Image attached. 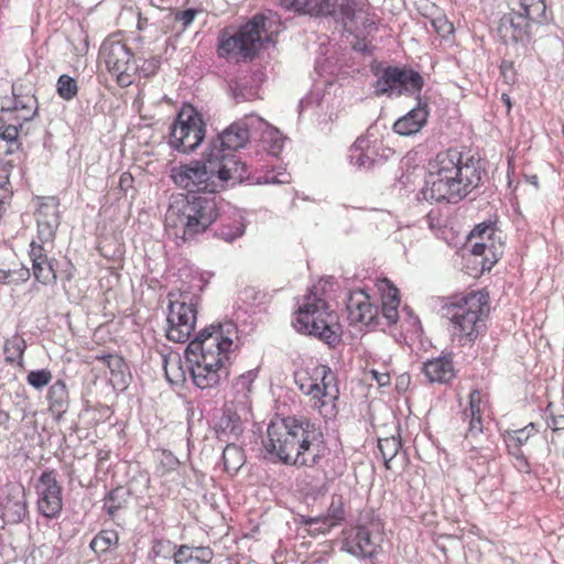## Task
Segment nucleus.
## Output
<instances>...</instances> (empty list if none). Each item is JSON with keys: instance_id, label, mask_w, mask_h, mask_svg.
<instances>
[{"instance_id": "052dcab7", "label": "nucleus", "mask_w": 564, "mask_h": 564, "mask_svg": "<svg viewBox=\"0 0 564 564\" xmlns=\"http://www.w3.org/2000/svg\"><path fill=\"white\" fill-rule=\"evenodd\" d=\"M488 241L489 240H480V239H479V241L477 239L474 242L470 241L471 253L475 256H485L486 260H488L487 253L491 252V248H492V245L489 246Z\"/></svg>"}, {"instance_id": "79ce46f5", "label": "nucleus", "mask_w": 564, "mask_h": 564, "mask_svg": "<svg viewBox=\"0 0 564 564\" xmlns=\"http://www.w3.org/2000/svg\"><path fill=\"white\" fill-rule=\"evenodd\" d=\"M345 509H344V499L341 496H333L330 505L327 509L326 516H324L327 521H329L334 527L341 523L345 520Z\"/></svg>"}, {"instance_id": "f257e3e1", "label": "nucleus", "mask_w": 564, "mask_h": 564, "mask_svg": "<svg viewBox=\"0 0 564 564\" xmlns=\"http://www.w3.org/2000/svg\"><path fill=\"white\" fill-rule=\"evenodd\" d=\"M263 448L270 460L295 467H314L327 453L319 426L294 417L272 421Z\"/></svg>"}, {"instance_id": "e2e57ef3", "label": "nucleus", "mask_w": 564, "mask_h": 564, "mask_svg": "<svg viewBox=\"0 0 564 564\" xmlns=\"http://www.w3.org/2000/svg\"><path fill=\"white\" fill-rule=\"evenodd\" d=\"M370 373L372 379H375L380 387H387L390 384V375L388 372H380L373 369Z\"/></svg>"}, {"instance_id": "774afa93", "label": "nucleus", "mask_w": 564, "mask_h": 564, "mask_svg": "<svg viewBox=\"0 0 564 564\" xmlns=\"http://www.w3.org/2000/svg\"><path fill=\"white\" fill-rule=\"evenodd\" d=\"M563 411H564V408H563ZM551 427L554 431L564 430V413L563 414H556V415L552 414Z\"/></svg>"}, {"instance_id": "cd10ccee", "label": "nucleus", "mask_w": 564, "mask_h": 564, "mask_svg": "<svg viewBox=\"0 0 564 564\" xmlns=\"http://www.w3.org/2000/svg\"><path fill=\"white\" fill-rule=\"evenodd\" d=\"M162 364L166 379L173 384H180L186 381L188 368L186 359L183 361L180 355L169 354L162 356Z\"/></svg>"}, {"instance_id": "6ab92c4d", "label": "nucleus", "mask_w": 564, "mask_h": 564, "mask_svg": "<svg viewBox=\"0 0 564 564\" xmlns=\"http://www.w3.org/2000/svg\"><path fill=\"white\" fill-rule=\"evenodd\" d=\"M535 23L523 13L512 9V12L505 14L498 25V33L505 43L528 44L532 37V26Z\"/></svg>"}, {"instance_id": "c85d7f7f", "label": "nucleus", "mask_w": 564, "mask_h": 564, "mask_svg": "<svg viewBox=\"0 0 564 564\" xmlns=\"http://www.w3.org/2000/svg\"><path fill=\"white\" fill-rule=\"evenodd\" d=\"M47 400L50 411L59 419L66 412L69 402L68 390L63 380H57L50 387Z\"/></svg>"}, {"instance_id": "412c9836", "label": "nucleus", "mask_w": 564, "mask_h": 564, "mask_svg": "<svg viewBox=\"0 0 564 564\" xmlns=\"http://www.w3.org/2000/svg\"><path fill=\"white\" fill-rule=\"evenodd\" d=\"M348 319L351 324L376 326L379 324V308L370 302L369 295L357 290L349 294L346 303Z\"/></svg>"}, {"instance_id": "09e8293b", "label": "nucleus", "mask_w": 564, "mask_h": 564, "mask_svg": "<svg viewBox=\"0 0 564 564\" xmlns=\"http://www.w3.org/2000/svg\"><path fill=\"white\" fill-rule=\"evenodd\" d=\"M37 223V240L42 243L53 242L56 234V229L58 228L59 224L55 223Z\"/></svg>"}, {"instance_id": "473e14b6", "label": "nucleus", "mask_w": 564, "mask_h": 564, "mask_svg": "<svg viewBox=\"0 0 564 564\" xmlns=\"http://www.w3.org/2000/svg\"><path fill=\"white\" fill-rule=\"evenodd\" d=\"M245 228L242 217L239 214H235L232 219H221L215 235L227 242H232L245 234Z\"/></svg>"}, {"instance_id": "5701e85b", "label": "nucleus", "mask_w": 564, "mask_h": 564, "mask_svg": "<svg viewBox=\"0 0 564 564\" xmlns=\"http://www.w3.org/2000/svg\"><path fill=\"white\" fill-rule=\"evenodd\" d=\"M358 0H317L315 17H332L343 24H350L357 13Z\"/></svg>"}, {"instance_id": "c03bdc74", "label": "nucleus", "mask_w": 564, "mask_h": 564, "mask_svg": "<svg viewBox=\"0 0 564 564\" xmlns=\"http://www.w3.org/2000/svg\"><path fill=\"white\" fill-rule=\"evenodd\" d=\"M35 280L43 284H48L56 279L55 271L50 260L32 265Z\"/></svg>"}, {"instance_id": "49530a36", "label": "nucleus", "mask_w": 564, "mask_h": 564, "mask_svg": "<svg viewBox=\"0 0 564 564\" xmlns=\"http://www.w3.org/2000/svg\"><path fill=\"white\" fill-rule=\"evenodd\" d=\"M379 290L381 291V304H400L399 291L389 280L380 281Z\"/></svg>"}, {"instance_id": "58836bf2", "label": "nucleus", "mask_w": 564, "mask_h": 564, "mask_svg": "<svg viewBox=\"0 0 564 564\" xmlns=\"http://www.w3.org/2000/svg\"><path fill=\"white\" fill-rule=\"evenodd\" d=\"M280 6L288 11L305 13L315 17V10H317V0H280Z\"/></svg>"}, {"instance_id": "f3484780", "label": "nucleus", "mask_w": 564, "mask_h": 564, "mask_svg": "<svg viewBox=\"0 0 564 564\" xmlns=\"http://www.w3.org/2000/svg\"><path fill=\"white\" fill-rule=\"evenodd\" d=\"M391 154L393 151L383 147L382 143L370 141L368 137H359L350 147L348 159L357 169L369 170L386 162Z\"/></svg>"}, {"instance_id": "4be33fe9", "label": "nucleus", "mask_w": 564, "mask_h": 564, "mask_svg": "<svg viewBox=\"0 0 564 564\" xmlns=\"http://www.w3.org/2000/svg\"><path fill=\"white\" fill-rule=\"evenodd\" d=\"M247 420L248 415H245L240 408L234 404L226 405L215 423V432L218 440L227 443L236 442L245 430L243 421Z\"/></svg>"}, {"instance_id": "f704fd0d", "label": "nucleus", "mask_w": 564, "mask_h": 564, "mask_svg": "<svg viewBox=\"0 0 564 564\" xmlns=\"http://www.w3.org/2000/svg\"><path fill=\"white\" fill-rule=\"evenodd\" d=\"M25 348L26 343L19 335H14L11 338L7 339L3 347L6 361L9 364L17 362L20 368H23V354L25 351Z\"/></svg>"}, {"instance_id": "b1692460", "label": "nucleus", "mask_w": 564, "mask_h": 564, "mask_svg": "<svg viewBox=\"0 0 564 564\" xmlns=\"http://www.w3.org/2000/svg\"><path fill=\"white\" fill-rule=\"evenodd\" d=\"M482 405L479 391H473L469 394V408L464 411L465 419H468V431L465 436V447L470 451L476 449L474 441L482 433Z\"/></svg>"}, {"instance_id": "a211bd4d", "label": "nucleus", "mask_w": 564, "mask_h": 564, "mask_svg": "<svg viewBox=\"0 0 564 564\" xmlns=\"http://www.w3.org/2000/svg\"><path fill=\"white\" fill-rule=\"evenodd\" d=\"M28 514L25 489L20 484L6 485L0 491V516L6 523L17 524Z\"/></svg>"}, {"instance_id": "5fc2aeb1", "label": "nucleus", "mask_w": 564, "mask_h": 564, "mask_svg": "<svg viewBox=\"0 0 564 564\" xmlns=\"http://www.w3.org/2000/svg\"><path fill=\"white\" fill-rule=\"evenodd\" d=\"M495 230L491 227V225L482 223L477 225L469 235V241H474L476 239L480 240H491V237L494 236Z\"/></svg>"}, {"instance_id": "680f3d73", "label": "nucleus", "mask_w": 564, "mask_h": 564, "mask_svg": "<svg viewBox=\"0 0 564 564\" xmlns=\"http://www.w3.org/2000/svg\"><path fill=\"white\" fill-rule=\"evenodd\" d=\"M196 14H197V10H195V9L177 11V12H175L174 20L177 22H181L183 25V29H186L194 21Z\"/></svg>"}, {"instance_id": "0eeeda50", "label": "nucleus", "mask_w": 564, "mask_h": 564, "mask_svg": "<svg viewBox=\"0 0 564 564\" xmlns=\"http://www.w3.org/2000/svg\"><path fill=\"white\" fill-rule=\"evenodd\" d=\"M292 324L296 332L314 336L329 346H335L341 338L337 313L329 310L314 290L303 297Z\"/></svg>"}, {"instance_id": "69168bd1", "label": "nucleus", "mask_w": 564, "mask_h": 564, "mask_svg": "<svg viewBox=\"0 0 564 564\" xmlns=\"http://www.w3.org/2000/svg\"><path fill=\"white\" fill-rule=\"evenodd\" d=\"M404 312L406 313V319L405 322L408 323V332H416L419 328H420V321L416 316H414L412 314L411 311H409L408 308H404Z\"/></svg>"}, {"instance_id": "4c0bfd02", "label": "nucleus", "mask_w": 564, "mask_h": 564, "mask_svg": "<svg viewBox=\"0 0 564 564\" xmlns=\"http://www.w3.org/2000/svg\"><path fill=\"white\" fill-rule=\"evenodd\" d=\"M378 448L382 455L384 465L389 467V463L395 457L401 448V441L399 436H391L386 438H379Z\"/></svg>"}, {"instance_id": "7c9ffc66", "label": "nucleus", "mask_w": 564, "mask_h": 564, "mask_svg": "<svg viewBox=\"0 0 564 564\" xmlns=\"http://www.w3.org/2000/svg\"><path fill=\"white\" fill-rule=\"evenodd\" d=\"M536 433L533 423L528 424L523 429L506 431L503 434L505 443L511 455H520L521 447L527 444L529 438Z\"/></svg>"}, {"instance_id": "393cba45", "label": "nucleus", "mask_w": 564, "mask_h": 564, "mask_svg": "<svg viewBox=\"0 0 564 564\" xmlns=\"http://www.w3.org/2000/svg\"><path fill=\"white\" fill-rule=\"evenodd\" d=\"M422 372L431 383H448L455 377L451 355L440 356L423 364Z\"/></svg>"}, {"instance_id": "c756f323", "label": "nucleus", "mask_w": 564, "mask_h": 564, "mask_svg": "<svg viewBox=\"0 0 564 564\" xmlns=\"http://www.w3.org/2000/svg\"><path fill=\"white\" fill-rule=\"evenodd\" d=\"M130 496V489L124 486H118L111 489L104 498L102 510L110 518H115L119 510L127 507Z\"/></svg>"}, {"instance_id": "39448f33", "label": "nucleus", "mask_w": 564, "mask_h": 564, "mask_svg": "<svg viewBox=\"0 0 564 564\" xmlns=\"http://www.w3.org/2000/svg\"><path fill=\"white\" fill-rule=\"evenodd\" d=\"M281 31V21L272 11L256 14L232 35L223 33L218 40L219 57L236 61H251L264 45L273 41Z\"/></svg>"}, {"instance_id": "423d86ee", "label": "nucleus", "mask_w": 564, "mask_h": 564, "mask_svg": "<svg viewBox=\"0 0 564 564\" xmlns=\"http://www.w3.org/2000/svg\"><path fill=\"white\" fill-rule=\"evenodd\" d=\"M219 217L215 196L187 194L174 197L165 214L167 227L181 229L183 240L205 232Z\"/></svg>"}, {"instance_id": "20e7f679", "label": "nucleus", "mask_w": 564, "mask_h": 564, "mask_svg": "<svg viewBox=\"0 0 564 564\" xmlns=\"http://www.w3.org/2000/svg\"><path fill=\"white\" fill-rule=\"evenodd\" d=\"M174 183L188 194L214 196L223 191L229 182L241 183L249 177L247 165L237 155L215 152V148L206 154V162L195 161L172 170Z\"/></svg>"}, {"instance_id": "7ed1b4c3", "label": "nucleus", "mask_w": 564, "mask_h": 564, "mask_svg": "<svg viewBox=\"0 0 564 564\" xmlns=\"http://www.w3.org/2000/svg\"><path fill=\"white\" fill-rule=\"evenodd\" d=\"M202 329L186 347V365L193 383L204 390L217 387L228 376L234 341L228 336L232 324Z\"/></svg>"}, {"instance_id": "bb28decb", "label": "nucleus", "mask_w": 564, "mask_h": 564, "mask_svg": "<svg viewBox=\"0 0 564 564\" xmlns=\"http://www.w3.org/2000/svg\"><path fill=\"white\" fill-rule=\"evenodd\" d=\"M427 117V105L419 102L415 108L394 122L393 130L395 133L401 135L415 134L426 123Z\"/></svg>"}, {"instance_id": "4d7b16f0", "label": "nucleus", "mask_w": 564, "mask_h": 564, "mask_svg": "<svg viewBox=\"0 0 564 564\" xmlns=\"http://www.w3.org/2000/svg\"><path fill=\"white\" fill-rule=\"evenodd\" d=\"M178 464H180V462L173 453H171L169 451H163L161 453L160 465L163 469V473H169V471L175 470L177 468Z\"/></svg>"}, {"instance_id": "864d4df0", "label": "nucleus", "mask_w": 564, "mask_h": 564, "mask_svg": "<svg viewBox=\"0 0 564 564\" xmlns=\"http://www.w3.org/2000/svg\"><path fill=\"white\" fill-rule=\"evenodd\" d=\"M11 196L10 166L8 164H0V197L11 198Z\"/></svg>"}, {"instance_id": "3c124183", "label": "nucleus", "mask_w": 564, "mask_h": 564, "mask_svg": "<svg viewBox=\"0 0 564 564\" xmlns=\"http://www.w3.org/2000/svg\"><path fill=\"white\" fill-rule=\"evenodd\" d=\"M308 527L310 533H327L334 525L325 517L308 518L304 521Z\"/></svg>"}, {"instance_id": "6e6552de", "label": "nucleus", "mask_w": 564, "mask_h": 564, "mask_svg": "<svg viewBox=\"0 0 564 564\" xmlns=\"http://www.w3.org/2000/svg\"><path fill=\"white\" fill-rule=\"evenodd\" d=\"M299 390L311 398L312 406L329 420L336 416V401L339 395L335 373L328 366L312 364L294 371Z\"/></svg>"}, {"instance_id": "ddd939ff", "label": "nucleus", "mask_w": 564, "mask_h": 564, "mask_svg": "<svg viewBox=\"0 0 564 564\" xmlns=\"http://www.w3.org/2000/svg\"><path fill=\"white\" fill-rule=\"evenodd\" d=\"M206 126L202 116L193 108H183L171 127L169 143L182 153H191L205 138Z\"/></svg>"}, {"instance_id": "c9c22d12", "label": "nucleus", "mask_w": 564, "mask_h": 564, "mask_svg": "<svg viewBox=\"0 0 564 564\" xmlns=\"http://www.w3.org/2000/svg\"><path fill=\"white\" fill-rule=\"evenodd\" d=\"M36 221L59 224L58 200L55 197L43 198L36 212Z\"/></svg>"}, {"instance_id": "dca6fc26", "label": "nucleus", "mask_w": 564, "mask_h": 564, "mask_svg": "<svg viewBox=\"0 0 564 564\" xmlns=\"http://www.w3.org/2000/svg\"><path fill=\"white\" fill-rule=\"evenodd\" d=\"M423 84V77L417 72L389 66L383 69L375 88L377 95L395 94L400 96L402 93H420Z\"/></svg>"}, {"instance_id": "37998d69", "label": "nucleus", "mask_w": 564, "mask_h": 564, "mask_svg": "<svg viewBox=\"0 0 564 564\" xmlns=\"http://www.w3.org/2000/svg\"><path fill=\"white\" fill-rule=\"evenodd\" d=\"M104 364L109 368L113 380L122 381L123 376L127 370V365L124 360L117 355H106L100 358Z\"/></svg>"}, {"instance_id": "de8ad7c7", "label": "nucleus", "mask_w": 564, "mask_h": 564, "mask_svg": "<svg viewBox=\"0 0 564 564\" xmlns=\"http://www.w3.org/2000/svg\"><path fill=\"white\" fill-rule=\"evenodd\" d=\"M214 558V551L209 546H193L189 564H210Z\"/></svg>"}, {"instance_id": "2f4dec72", "label": "nucleus", "mask_w": 564, "mask_h": 564, "mask_svg": "<svg viewBox=\"0 0 564 564\" xmlns=\"http://www.w3.org/2000/svg\"><path fill=\"white\" fill-rule=\"evenodd\" d=\"M519 12L529 17L535 24H545L551 18L547 14L545 0H517Z\"/></svg>"}, {"instance_id": "13d9d810", "label": "nucleus", "mask_w": 564, "mask_h": 564, "mask_svg": "<svg viewBox=\"0 0 564 564\" xmlns=\"http://www.w3.org/2000/svg\"><path fill=\"white\" fill-rule=\"evenodd\" d=\"M400 304H381V315L387 321L388 325L395 324L399 317Z\"/></svg>"}, {"instance_id": "9d476101", "label": "nucleus", "mask_w": 564, "mask_h": 564, "mask_svg": "<svg viewBox=\"0 0 564 564\" xmlns=\"http://www.w3.org/2000/svg\"><path fill=\"white\" fill-rule=\"evenodd\" d=\"M166 338L174 343H186L197 321L199 297L191 292H169Z\"/></svg>"}, {"instance_id": "2eb2a0df", "label": "nucleus", "mask_w": 564, "mask_h": 564, "mask_svg": "<svg viewBox=\"0 0 564 564\" xmlns=\"http://www.w3.org/2000/svg\"><path fill=\"white\" fill-rule=\"evenodd\" d=\"M36 509L41 516L52 520L63 510V488L54 470H45L35 484Z\"/></svg>"}, {"instance_id": "a878e982", "label": "nucleus", "mask_w": 564, "mask_h": 564, "mask_svg": "<svg viewBox=\"0 0 564 564\" xmlns=\"http://www.w3.org/2000/svg\"><path fill=\"white\" fill-rule=\"evenodd\" d=\"M258 377V369H251L238 376L232 383L235 393L234 405L240 408L245 415H249L251 410L250 394L253 391V382Z\"/></svg>"}, {"instance_id": "338daca9", "label": "nucleus", "mask_w": 564, "mask_h": 564, "mask_svg": "<svg viewBox=\"0 0 564 564\" xmlns=\"http://www.w3.org/2000/svg\"><path fill=\"white\" fill-rule=\"evenodd\" d=\"M156 67V61L144 62V65L142 67H139L137 74H141L143 77H148L155 72Z\"/></svg>"}, {"instance_id": "f03ea898", "label": "nucleus", "mask_w": 564, "mask_h": 564, "mask_svg": "<svg viewBox=\"0 0 564 564\" xmlns=\"http://www.w3.org/2000/svg\"><path fill=\"white\" fill-rule=\"evenodd\" d=\"M481 182L479 161L457 149L440 152L430 163L420 194L427 202L458 203Z\"/></svg>"}, {"instance_id": "a18cd8bd", "label": "nucleus", "mask_w": 564, "mask_h": 564, "mask_svg": "<svg viewBox=\"0 0 564 564\" xmlns=\"http://www.w3.org/2000/svg\"><path fill=\"white\" fill-rule=\"evenodd\" d=\"M53 376L48 369L32 370L26 376V382L36 390H42L46 387Z\"/></svg>"}, {"instance_id": "9b49d317", "label": "nucleus", "mask_w": 564, "mask_h": 564, "mask_svg": "<svg viewBox=\"0 0 564 564\" xmlns=\"http://www.w3.org/2000/svg\"><path fill=\"white\" fill-rule=\"evenodd\" d=\"M12 98H4L0 107V139L13 141L24 121L36 113L37 100L31 90L23 91L22 86H12Z\"/></svg>"}, {"instance_id": "4468645a", "label": "nucleus", "mask_w": 564, "mask_h": 564, "mask_svg": "<svg viewBox=\"0 0 564 564\" xmlns=\"http://www.w3.org/2000/svg\"><path fill=\"white\" fill-rule=\"evenodd\" d=\"M267 124L260 117L250 115L239 119L225 129L212 141L209 150L215 147V152L234 155L231 152L243 148L251 137V130Z\"/></svg>"}, {"instance_id": "72a5a7b5", "label": "nucleus", "mask_w": 564, "mask_h": 564, "mask_svg": "<svg viewBox=\"0 0 564 564\" xmlns=\"http://www.w3.org/2000/svg\"><path fill=\"white\" fill-rule=\"evenodd\" d=\"M246 457L241 447L235 442H228L223 451L224 469L229 474H236L245 464Z\"/></svg>"}, {"instance_id": "0e129e2a", "label": "nucleus", "mask_w": 564, "mask_h": 564, "mask_svg": "<svg viewBox=\"0 0 564 564\" xmlns=\"http://www.w3.org/2000/svg\"><path fill=\"white\" fill-rule=\"evenodd\" d=\"M119 187L121 191H123L124 193L132 188L133 187V177L130 173L128 172H124L120 175V178H119Z\"/></svg>"}, {"instance_id": "a19ab883", "label": "nucleus", "mask_w": 564, "mask_h": 564, "mask_svg": "<svg viewBox=\"0 0 564 564\" xmlns=\"http://www.w3.org/2000/svg\"><path fill=\"white\" fill-rule=\"evenodd\" d=\"M56 90L62 99L72 100L78 93L77 82L75 78L63 74L57 79Z\"/></svg>"}, {"instance_id": "1a4fd4ad", "label": "nucleus", "mask_w": 564, "mask_h": 564, "mask_svg": "<svg viewBox=\"0 0 564 564\" xmlns=\"http://www.w3.org/2000/svg\"><path fill=\"white\" fill-rule=\"evenodd\" d=\"M488 293L470 292L445 306V315L452 324V337L459 345H470L478 337L481 318L489 311Z\"/></svg>"}, {"instance_id": "6e6d98bb", "label": "nucleus", "mask_w": 564, "mask_h": 564, "mask_svg": "<svg viewBox=\"0 0 564 564\" xmlns=\"http://www.w3.org/2000/svg\"><path fill=\"white\" fill-rule=\"evenodd\" d=\"M30 259L32 261V265L33 264H37L41 262H44L46 260H48V257H47V253H46V249L44 248V243H39L36 241H32L31 245H30Z\"/></svg>"}, {"instance_id": "8fccbe9b", "label": "nucleus", "mask_w": 564, "mask_h": 564, "mask_svg": "<svg viewBox=\"0 0 564 564\" xmlns=\"http://www.w3.org/2000/svg\"><path fill=\"white\" fill-rule=\"evenodd\" d=\"M431 24L435 32L444 39L454 33L453 23L449 22L448 19L443 14H438L437 17L433 18L431 20Z\"/></svg>"}, {"instance_id": "bf43d9fd", "label": "nucleus", "mask_w": 564, "mask_h": 564, "mask_svg": "<svg viewBox=\"0 0 564 564\" xmlns=\"http://www.w3.org/2000/svg\"><path fill=\"white\" fill-rule=\"evenodd\" d=\"M192 545L183 544L176 547L173 553V560L175 564H189Z\"/></svg>"}, {"instance_id": "603ef678", "label": "nucleus", "mask_w": 564, "mask_h": 564, "mask_svg": "<svg viewBox=\"0 0 564 564\" xmlns=\"http://www.w3.org/2000/svg\"><path fill=\"white\" fill-rule=\"evenodd\" d=\"M263 142L267 143V142H271V145L269 148V152L272 154V155H278L282 148H283V140L280 135V132L279 130L276 129H270L268 130L263 137Z\"/></svg>"}, {"instance_id": "ea45409f", "label": "nucleus", "mask_w": 564, "mask_h": 564, "mask_svg": "<svg viewBox=\"0 0 564 564\" xmlns=\"http://www.w3.org/2000/svg\"><path fill=\"white\" fill-rule=\"evenodd\" d=\"M357 15L354 18V21L350 24H343L344 28L350 33H362L369 32L373 29L375 21L369 18V14L361 10L357 6Z\"/></svg>"}, {"instance_id": "e433bc0d", "label": "nucleus", "mask_w": 564, "mask_h": 564, "mask_svg": "<svg viewBox=\"0 0 564 564\" xmlns=\"http://www.w3.org/2000/svg\"><path fill=\"white\" fill-rule=\"evenodd\" d=\"M119 541L118 533L113 530L100 531L90 542V549L95 553H105Z\"/></svg>"}, {"instance_id": "aec40b11", "label": "nucleus", "mask_w": 564, "mask_h": 564, "mask_svg": "<svg viewBox=\"0 0 564 564\" xmlns=\"http://www.w3.org/2000/svg\"><path fill=\"white\" fill-rule=\"evenodd\" d=\"M380 541V534L373 535L367 527L358 525L347 533L341 550L359 558H371L376 555Z\"/></svg>"}, {"instance_id": "f8f14e48", "label": "nucleus", "mask_w": 564, "mask_h": 564, "mask_svg": "<svg viewBox=\"0 0 564 564\" xmlns=\"http://www.w3.org/2000/svg\"><path fill=\"white\" fill-rule=\"evenodd\" d=\"M99 59L116 77L120 87H128L134 82L139 66L131 48L119 34H112L105 39L99 50Z\"/></svg>"}]
</instances>
